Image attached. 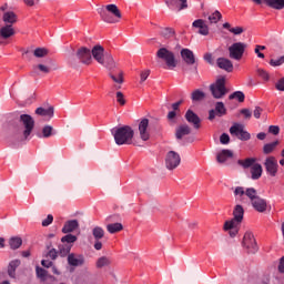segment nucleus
Returning <instances> with one entry per match:
<instances>
[{
	"instance_id": "cd10ccee",
	"label": "nucleus",
	"mask_w": 284,
	"mask_h": 284,
	"mask_svg": "<svg viewBox=\"0 0 284 284\" xmlns=\"http://www.w3.org/2000/svg\"><path fill=\"white\" fill-rule=\"evenodd\" d=\"M74 230H79V221L77 220L67 221L62 227L63 234H70L74 232Z\"/></svg>"
},
{
	"instance_id": "4c0bfd02",
	"label": "nucleus",
	"mask_w": 284,
	"mask_h": 284,
	"mask_svg": "<svg viewBox=\"0 0 284 284\" xmlns=\"http://www.w3.org/2000/svg\"><path fill=\"white\" fill-rule=\"evenodd\" d=\"M9 245L11 250H19V247L23 245V240H21V237H11L9 240Z\"/></svg>"
},
{
	"instance_id": "2eb2a0df",
	"label": "nucleus",
	"mask_w": 284,
	"mask_h": 284,
	"mask_svg": "<svg viewBox=\"0 0 284 284\" xmlns=\"http://www.w3.org/2000/svg\"><path fill=\"white\" fill-rule=\"evenodd\" d=\"M227 114V109L223 102H216L215 110L212 109L209 111V121H214L216 116H225Z\"/></svg>"
},
{
	"instance_id": "de8ad7c7",
	"label": "nucleus",
	"mask_w": 284,
	"mask_h": 284,
	"mask_svg": "<svg viewBox=\"0 0 284 284\" xmlns=\"http://www.w3.org/2000/svg\"><path fill=\"white\" fill-rule=\"evenodd\" d=\"M241 224H235L232 227H226V222L224 223V230L227 231L229 230V234L230 236H232V239H234V236H236V234H239V226Z\"/></svg>"
},
{
	"instance_id": "20e7f679",
	"label": "nucleus",
	"mask_w": 284,
	"mask_h": 284,
	"mask_svg": "<svg viewBox=\"0 0 284 284\" xmlns=\"http://www.w3.org/2000/svg\"><path fill=\"white\" fill-rule=\"evenodd\" d=\"M68 61L71 68H79L80 63L90 65L92 63V52L89 48L81 47L77 50L75 58L71 57Z\"/></svg>"
},
{
	"instance_id": "4d7b16f0",
	"label": "nucleus",
	"mask_w": 284,
	"mask_h": 284,
	"mask_svg": "<svg viewBox=\"0 0 284 284\" xmlns=\"http://www.w3.org/2000/svg\"><path fill=\"white\" fill-rule=\"evenodd\" d=\"M220 143L222 145H227L230 143V135L227 133H222L220 136Z\"/></svg>"
},
{
	"instance_id": "9b49d317",
	"label": "nucleus",
	"mask_w": 284,
	"mask_h": 284,
	"mask_svg": "<svg viewBox=\"0 0 284 284\" xmlns=\"http://www.w3.org/2000/svg\"><path fill=\"white\" fill-rule=\"evenodd\" d=\"M181 165V155L176 151H169L165 156L166 170H176Z\"/></svg>"
},
{
	"instance_id": "338daca9",
	"label": "nucleus",
	"mask_w": 284,
	"mask_h": 284,
	"mask_svg": "<svg viewBox=\"0 0 284 284\" xmlns=\"http://www.w3.org/2000/svg\"><path fill=\"white\" fill-rule=\"evenodd\" d=\"M26 6L29 8H32L33 6H37L41 0H23Z\"/></svg>"
},
{
	"instance_id": "a211bd4d",
	"label": "nucleus",
	"mask_w": 284,
	"mask_h": 284,
	"mask_svg": "<svg viewBox=\"0 0 284 284\" xmlns=\"http://www.w3.org/2000/svg\"><path fill=\"white\" fill-rule=\"evenodd\" d=\"M184 116L187 123L193 125L195 130H199L201 128V118H199L197 114L194 113V111L187 110Z\"/></svg>"
},
{
	"instance_id": "9d476101",
	"label": "nucleus",
	"mask_w": 284,
	"mask_h": 284,
	"mask_svg": "<svg viewBox=\"0 0 284 284\" xmlns=\"http://www.w3.org/2000/svg\"><path fill=\"white\" fill-rule=\"evenodd\" d=\"M243 246L247 250L248 254H256L258 252V244L252 232H246L243 237Z\"/></svg>"
},
{
	"instance_id": "412c9836",
	"label": "nucleus",
	"mask_w": 284,
	"mask_h": 284,
	"mask_svg": "<svg viewBox=\"0 0 284 284\" xmlns=\"http://www.w3.org/2000/svg\"><path fill=\"white\" fill-rule=\"evenodd\" d=\"M216 64L220 70H225V72H232L234 70V64L227 58H217Z\"/></svg>"
},
{
	"instance_id": "774afa93",
	"label": "nucleus",
	"mask_w": 284,
	"mask_h": 284,
	"mask_svg": "<svg viewBox=\"0 0 284 284\" xmlns=\"http://www.w3.org/2000/svg\"><path fill=\"white\" fill-rule=\"evenodd\" d=\"M278 272H281V274H284V256H282L280 260Z\"/></svg>"
},
{
	"instance_id": "f257e3e1",
	"label": "nucleus",
	"mask_w": 284,
	"mask_h": 284,
	"mask_svg": "<svg viewBox=\"0 0 284 284\" xmlns=\"http://www.w3.org/2000/svg\"><path fill=\"white\" fill-rule=\"evenodd\" d=\"M91 57L103 65L108 68V70H114L116 68V62H114V58L110 53H105V49L101 44H97L91 50Z\"/></svg>"
},
{
	"instance_id": "37998d69",
	"label": "nucleus",
	"mask_w": 284,
	"mask_h": 284,
	"mask_svg": "<svg viewBox=\"0 0 284 284\" xmlns=\"http://www.w3.org/2000/svg\"><path fill=\"white\" fill-rule=\"evenodd\" d=\"M233 194L236 200L243 201V196H245V189L243 186H236L233 191Z\"/></svg>"
},
{
	"instance_id": "ddd939ff",
	"label": "nucleus",
	"mask_w": 284,
	"mask_h": 284,
	"mask_svg": "<svg viewBox=\"0 0 284 284\" xmlns=\"http://www.w3.org/2000/svg\"><path fill=\"white\" fill-rule=\"evenodd\" d=\"M230 134H232V136H237L240 141H250V139H252L250 132L243 130L239 124H234L230 128Z\"/></svg>"
},
{
	"instance_id": "6ab92c4d",
	"label": "nucleus",
	"mask_w": 284,
	"mask_h": 284,
	"mask_svg": "<svg viewBox=\"0 0 284 284\" xmlns=\"http://www.w3.org/2000/svg\"><path fill=\"white\" fill-rule=\"evenodd\" d=\"M84 263L85 257H83V255H75L74 253L68 255V264L71 265V267H81Z\"/></svg>"
},
{
	"instance_id": "c03bdc74",
	"label": "nucleus",
	"mask_w": 284,
	"mask_h": 284,
	"mask_svg": "<svg viewBox=\"0 0 284 284\" xmlns=\"http://www.w3.org/2000/svg\"><path fill=\"white\" fill-rule=\"evenodd\" d=\"M223 19V16L221 14V11L216 10L211 16H209L210 23H219Z\"/></svg>"
},
{
	"instance_id": "c9c22d12",
	"label": "nucleus",
	"mask_w": 284,
	"mask_h": 284,
	"mask_svg": "<svg viewBox=\"0 0 284 284\" xmlns=\"http://www.w3.org/2000/svg\"><path fill=\"white\" fill-rule=\"evenodd\" d=\"M57 132H54V128L52 125H44L42 128V139H50V136H54Z\"/></svg>"
},
{
	"instance_id": "8fccbe9b",
	"label": "nucleus",
	"mask_w": 284,
	"mask_h": 284,
	"mask_svg": "<svg viewBox=\"0 0 284 284\" xmlns=\"http://www.w3.org/2000/svg\"><path fill=\"white\" fill-rule=\"evenodd\" d=\"M36 274H37L38 278H41V281H45V278L48 276V271H45L42 267L37 266Z\"/></svg>"
},
{
	"instance_id": "dca6fc26",
	"label": "nucleus",
	"mask_w": 284,
	"mask_h": 284,
	"mask_svg": "<svg viewBox=\"0 0 284 284\" xmlns=\"http://www.w3.org/2000/svg\"><path fill=\"white\" fill-rule=\"evenodd\" d=\"M92 235L95 240L94 243V250L100 251L103 250V243H101L100 239H103L105 236V231L101 226H95L92 230Z\"/></svg>"
},
{
	"instance_id": "c85d7f7f",
	"label": "nucleus",
	"mask_w": 284,
	"mask_h": 284,
	"mask_svg": "<svg viewBox=\"0 0 284 284\" xmlns=\"http://www.w3.org/2000/svg\"><path fill=\"white\" fill-rule=\"evenodd\" d=\"M234 156V152L232 150L224 149L216 155L217 163H225L227 159H232Z\"/></svg>"
},
{
	"instance_id": "603ef678",
	"label": "nucleus",
	"mask_w": 284,
	"mask_h": 284,
	"mask_svg": "<svg viewBox=\"0 0 284 284\" xmlns=\"http://www.w3.org/2000/svg\"><path fill=\"white\" fill-rule=\"evenodd\" d=\"M62 243H77V236L72 234L64 235L61 239Z\"/></svg>"
},
{
	"instance_id": "4468645a",
	"label": "nucleus",
	"mask_w": 284,
	"mask_h": 284,
	"mask_svg": "<svg viewBox=\"0 0 284 284\" xmlns=\"http://www.w3.org/2000/svg\"><path fill=\"white\" fill-rule=\"evenodd\" d=\"M17 32L14 31V27L11 24H4L0 28V45H3L4 41H8V39H11V37H14Z\"/></svg>"
},
{
	"instance_id": "a878e982",
	"label": "nucleus",
	"mask_w": 284,
	"mask_h": 284,
	"mask_svg": "<svg viewBox=\"0 0 284 284\" xmlns=\"http://www.w3.org/2000/svg\"><path fill=\"white\" fill-rule=\"evenodd\" d=\"M36 114H38V116H44L50 121V119L54 116V106H49L47 109L40 106L36 110Z\"/></svg>"
},
{
	"instance_id": "f704fd0d",
	"label": "nucleus",
	"mask_w": 284,
	"mask_h": 284,
	"mask_svg": "<svg viewBox=\"0 0 284 284\" xmlns=\"http://www.w3.org/2000/svg\"><path fill=\"white\" fill-rule=\"evenodd\" d=\"M111 264H112V260H110V257L101 256L100 258H98L95 265H97L98 270H101L102 267H108Z\"/></svg>"
},
{
	"instance_id": "864d4df0",
	"label": "nucleus",
	"mask_w": 284,
	"mask_h": 284,
	"mask_svg": "<svg viewBox=\"0 0 284 284\" xmlns=\"http://www.w3.org/2000/svg\"><path fill=\"white\" fill-rule=\"evenodd\" d=\"M280 132H281V128L278 125L268 126V134H273V136H278Z\"/></svg>"
},
{
	"instance_id": "a19ab883",
	"label": "nucleus",
	"mask_w": 284,
	"mask_h": 284,
	"mask_svg": "<svg viewBox=\"0 0 284 284\" xmlns=\"http://www.w3.org/2000/svg\"><path fill=\"white\" fill-rule=\"evenodd\" d=\"M70 250H72V245H70V244H60L58 253L60 254V256H68V254H70Z\"/></svg>"
},
{
	"instance_id": "f3484780",
	"label": "nucleus",
	"mask_w": 284,
	"mask_h": 284,
	"mask_svg": "<svg viewBox=\"0 0 284 284\" xmlns=\"http://www.w3.org/2000/svg\"><path fill=\"white\" fill-rule=\"evenodd\" d=\"M148 128H150V120L143 118L139 123V132L142 141H150V131Z\"/></svg>"
},
{
	"instance_id": "e433bc0d",
	"label": "nucleus",
	"mask_w": 284,
	"mask_h": 284,
	"mask_svg": "<svg viewBox=\"0 0 284 284\" xmlns=\"http://www.w3.org/2000/svg\"><path fill=\"white\" fill-rule=\"evenodd\" d=\"M245 196L250 199L251 203L258 199V192L254 187H247L245 190Z\"/></svg>"
},
{
	"instance_id": "c756f323",
	"label": "nucleus",
	"mask_w": 284,
	"mask_h": 284,
	"mask_svg": "<svg viewBox=\"0 0 284 284\" xmlns=\"http://www.w3.org/2000/svg\"><path fill=\"white\" fill-rule=\"evenodd\" d=\"M19 265H21L20 260H13L9 263L8 275L10 276V278H17V267H19Z\"/></svg>"
},
{
	"instance_id": "72a5a7b5",
	"label": "nucleus",
	"mask_w": 284,
	"mask_h": 284,
	"mask_svg": "<svg viewBox=\"0 0 284 284\" xmlns=\"http://www.w3.org/2000/svg\"><path fill=\"white\" fill-rule=\"evenodd\" d=\"M123 230V224L121 223H111L106 225V231L109 234H116Z\"/></svg>"
},
{
	"instance_id": "ea45409f",
	"label": "nucleus",
	"mask_w": 284,
	"mask_h": 284,
	"mask_svg": "<svg viewBox=\"0 0 284 284\" xmlns=\"http://www.w3.org/2000/svg\"><path fill=\"white\" fill-rule=\"evenodd\" d=\"M276 145H278V141L267 143L263 146V152L265 154H272L274 152V150H276Z\"/></svg>"
},
{
	"instance_id": "aec40b11",
	"label": "nucleus",
	"mask_w": 284,
	"mask_h": 284,
	"mask_svg": "<svg viewBox=\"0 0 284 284\" xmlns=\"http://www.w3.org/2000/svg\"><path fill=\"white\" fill-rule=\"evenodd\" d=\"M181 57L186 65H194V63H196V57L194 55V52L190 49H182Z\"/></svg>"
},
{
	"instance_id": "680f3d73",
	"label": "nucleus",
	"mask_w": 284,
	"mask_h": 284,
	"mask_svg": "<svg viewBox=\"0 0 284 284\" xmlns=\"http://www.w3.org/2000/svg\"><path fill=\"white\" fill-rule=\"evenodd\" d=\"M48 256H49V258H51L52 261H57V256H59V252H57L55 248H51V250L48 252Z\"/></svg>"
},
{
	"instance_id": "1a4fd4ad",
	"label": "nucleus",
	"mask_w": 284,
	"mask_h": 284,
	"mask_svg": "<svg viewBox=\"0 0 284 284\" xmlns=\"http://www.w3.org/2000/svg\"><path fill=\"white\" fill-rule=\"evenodd\" d=\"M243 216H245V210L241 204L235 205L233 210V219L226 221V227H234L235 225H241L243 223Z\"/></svg>"
},
{
	"instance_id": "79ce46f5",
	"label": "nucleus",
	"mask_w": 284,
	"mask_h": 284,
	"mask_svg": "<svg viewBox=\"0 0 284 284\" xmlns=\"http://www.w3.org/2000/svg\"><path fill=\"white\" fill-rule=\"evenodd\" d=\"M191 99L192 101H203V99H205V92L197 89L192 92Z\"/></svg>"
},
{
	"instance_id": "6e6552de",
	"label": "nucleus",
	"mask_w": 284,
	"mask_h": 284,
	"mask_svg": "<svg viewBox=\"0 0 284 284\" xmlns=\"http://www.w3.org/2000/svg\"><path fill=\"white\" fill-rule=\"evenodd\" d=\"M210 91L214 99H223L227 94V89L225 88V79L221 78L216 80L215 83L210 85Z\"/></svg>"
},
{
	"instance_id": "f03ea898",
	"label": "nucleus",
	"mask_w": 284,
	"mask_h": 284,
	"mask_svg": "<svg viewBox=\"0 0 284 284\" xmlns=\"http://www.w3.org/2000/svg\"><path fill=\"white\" fill-rule=\"evenodd\" d=\"M97 12L104 23H119V20L123 17L116 4L102 6L97 9Z\"/></svg>"
},
{
	"instance_id": "0e129e2a",
	"label": "nucleus",
	"mask_w": 284,
	"mask_h": 284,
	"mask_svg": "<svg viewBox=\"0 0 284 284\" xmlns=\"http://www.w3.org/2000/svg\"><path fill=\"white\" fill-rule=\"evenodd\" d=\"M116 101L120 103V105H123L125 103V99L123 98V92L118 91L116 92Z\"/></svg>"
},
{
	"instance_id": "052dcab7",
	"label": "nucleus",
	"mask_w": 284,
	"mask_h": 284,
	"mask_svg": "<svg viewBox=\"0 0 284 284\" xmlns=\"http://www.w3.org/2000/svg\"><path fill=\"white\" fill-rule=\"evenodd\" d=\"M230 32H232V34H243V32H245V29H243V27H235L231 28Z\"/></svg>"
},
{
	"instance_id": "13d9d810",
	"label": "nucleus",
	"mask_w": 284,
	"mask_h": 284,
	"mask_svg": "<svg viewBox=\"0 0 284 284\" xmlns=\"http://www.w3.org/2000/svg\"><path fill=\"white\" fill-rule=\"evenodd\" d=\"M52 221H54V216L49 214L45 220L42 221V227H48V225H52Z\"/></svg>"
},
{
	"instance_id": "e2e57ef3",
	"label": "nucleus",
	"mask_w": 284,
	"mask_h": 284,
	"mask_svg": "<svg viewBox=\"0 0 284 284\" xmlns=\"http://www.w3.org/2000/svg\"><path fill=\"white\" fill-rule=\"evenodd\" d=\"M276 90L284 92V78H281L275 84Z\"/></svg>"
},
{
	"instance_id": "6e6d98bb",
	"label": "nucleus",
	"mask_w": 284,
	"mask_h": 284,
	"mask_svg": "<svg viewBox=\"0 0 284 284\" xmlns=\"http://www.w3.org/2000/svg\"><path fill=\"white\" fill-rule=\"evenodd\" d=\"M40 70V72H43V74H50V67L44 64H38L37 67H33V70Z\"/></svg>"
},
{
	"instance_id": "69168bd1",
	"label": "nucleus",
	"mask_w": 284,
	"mask_h": 284,
	"mask_svg": "<svg viewBox=\"0 0 284 284\" xmlns=\"http://www.w3.org/2000/svg\"><path fill=\"white\" fill-rule=\"evenodd\" d=\"M261 114H263V108L256 106L253 111V116L256 119H261Z\"/></svg>"
},
{
	"instance_id": "09e8293b",
	"label": "nucleus",
	"mask_w": 284,
	"mask_h": 284,
	"mask_svg": "<svg viewBox=\"0 0 284 284\" xmlns=\"http://www.w3.org/2000/svg\"><path fill=\"white\" fill-rule=\"evenodd\" d=\"M268 63L272 68H278L284 63V55L280 57L278 59H271Z\"/></svg>"
},
{
	"instance_id": "3c124183",
	"label": "nucleus",
	"mask_w": 284,
	"mask_h": 284,
	"mask_svg": "<svg viewBox=\"0 0 284 284\" xmlns=\"http://www.w3.org/2000/svg\"><path fill=\"white\" fill-rule=\"evenodd\" d=\"M110 78L112 79V81H114V83H119V85L123 83V72L118 73V75L110 73Z\"/></svg>"
},
{
	"instance_id": "0eeeda50",
	"label": "nucleus",
	"mask_w": 284,
	"mask_h": 284,
	"mask_svg": "<svg viewBox=\"0 0 284 284\" xmlns=\"http://www.w3.org/2000/svg\"><path fill=\"white\" fill-rule=\"evenodd\" d=\"M158 59H162L165 61L169 70H174L176 67V58H174V53L165 48H161L156 52Z\"/></svg>"
},
{
	"instance_id": "7c9ffc66",
	"label": "nucleus",
	"mask_w": 284,
	"mask_h": 284,
	"mask_svg": "<svg viewBox=\"0 0 284 284\" xmlns=\"http://www.w3.org/2000/svg\"><path fill=\"white\" fill-rule=\"evenodd\" d=\"M262 175H263V166L258 163H255L251 168V179H253V181H258V178Z\"/></svg>"
},
{
	"instance_id": "5701e85b",
	"label": "nucleus",
	"mask_w": 284,
	"mask_h": 284,
	"mask_svg": "<svg viewBox=\"0 0 284 284\" xmlns=\"http://www.w3.org/2000/svg\"><path fill=\"white\" fill-rule=\"evenodd\" d=\"M189 134H192V128L187 124H181L175 130V139H178V141H181L183 136H187Z\"/></svg>"
},
{
	"instance_id": "473e14b6",
	"label": "nucleus",
	"mask_w": 284,
	"mask_h": 284,
	"mask_svg": "<svg viewBox=\"0 0 284 284\" xmlns=\"http://www.w3.org/2000/svg\"><path fill=\"white\" fill-rule=\"evenodd\" d=\"M237 165H241L244 170H247L252 168L253 165H256V159L254 158H247L245 160H239Z\"/></svg>"
},
{
	"instance_id": "2f4dec72",
	"label": "nucleus",
	"mask_w": 284,
	"mask_h": 284,
	"mask_svg": "<svg viewBox=\"0 0 284 284\" xmlns=\"http://www.w3.org/2000/svg\"><path fill=\"white\" fill-rule=\"evenodd\" d=\"M264 3L273 10H284V0H264Z\"/></svg>"
},
{
	"instance_id": "4be33fe9",
	"label": "nucleus",
	"mask_w": 284,
	"mask_h": 284,
	"mask_svg": "<svg viewBox=\"0 0 284 284\" xmlns=\"http://www.w3.org/2000/svg\"><path fill=\"white\" fill-rule=\"evenodd\" d=\"M2 21L6 23V26H14L17 21H19V17L14 11H6L2 14Z\"/></svg>"
},
{
	"instance_id": "5fc2aeb1",
	"label": "nucleus",
	"mask_w": 284,
	"mask_h": 284,
	"mask_svg": "<svg viewBox=\"0 0 284 284\" xmlns=\"http://www.w3.org/2000/svg\"><path fill=\"white\" fill-rule=\"evenodd\" d=\"M257 74L263 79V81H270V73L264 69H257Z\"/></svg>"
},
{
	"instance_id": "bb28decb",
	"label": "nucleus",
	"mask_w": 284,
	"mask_h": 284,
	"mask_svg": "<svg viewBox=\"0 0 284 284\" xmlns=\"http://www.w3.org/2000/svg\"><path fill=\"white\" fill-rule=\"evenodd\" d=\"M256 212H265L267 210V201L258 196L255 201L251 202Z\"/></svg>"
},
{
	"instance_id": "39448f33",
	"label": "nucleus",
	"mask_w": 284,
	"mask_h": 284,
	"mask_svg": "<svg viewBox=\"0 0 284 284\" xmlns=\"http://www.w3.org/2000/svg\"><path fill=\"white\" fill-rule=\"evenodd\" d=\"M13 120L16 121V123H22V125L24 126L23 136L24 139H28V136H30V134H32V131L34 130V119L31 118L30 114L14 113Z\"/></svg>"
},
{
	"instance_id": "f8f14e48",
	"label": "nucleus",
	"mask_w": 284,
	"mask_h": 284,
	"mask_svg": "<svg viewBox=\"0 0 284 284\" xmlns=\"http://www.w3.org/2000/svg\"><path fill=\"white\" fill-rule=\"evenodd\" d=\"M264 168L270 176H276L278 174V161L274 156L266 158Z\"/></svg>"
},
{
	"instance_id": "58836bf2",
	"label": "nucleus",
	"mask_w": 284,
	"mask_h": 284,
	"mask_svg": "<svg viewBox=\"0 0 284 284\" xmlns=\"http://www.w3.org/2000/svg\"><path fill=\"white\" fill-rule=\"evenodd\" d=\"M160 34L164 39H172V37H174L175 32H174V29L166 27V28H162Z\"/></svg>"
},
{
	"instance_id": "423d86ee",
	"label": "nucleus",
	"mask_w": 284,
	"mask_h": 284,
	"mask_svg": "<svg viewBox=\"0 0 284 284\" xmlns=\"http://www.w3.org/2000/svg\"><path fill=\"white\" fill-rule=\"evenodd\" d=\"M245 50H247V43L234 42L229 47V57L234 61H241V59H243V54H245Z\"/></svg>"
},
{
	"instance_id": "393cba45",
	"label": "nucleus",
	"mask_w": 284,
	"mask_h": 284,
	"mask_svg": "<svg viewBox=\"0 0 284 284\" xmlns=\"http://www.w3.org/2000/svg\"><path fill=\"white\" fill-rule=\"evenodd\" d=\"M168 8H178L179 11L187 8V0H164Z\"/></svg>"
},
{
	"instance_id": "7ed1b4c3",
	"label": "nucleus",
	"mask_w": 284,
	"mask_h": 284,
	"mask_svg": "<svg viewBox=\"0 0 284 284\" xmlns=\"http://www.w3.org/2000/svg\"><path fill=\"white\" fill-rule=\"evenodd\" d=\"M116 145H132L134 130L129 125L120 126L112 132Z\"/></svg>"
},
{
	"instance_id": "49530a36",
	"label": "nucleus",
	"mask_w": 284,
	"mask_h": 284,
	"mask_svg": "<svg viewBox=\"0 0 284 284\" xmlns=\"http://www.w3.org/2000/svg\"><path fill=\"white\" fill-rule=\"evenodd\" d=\"M33 55L37 57L38 59H43V57H48V49H45V48H37L33 51Z\"/></svg>"
},
{
	"instance_id": "bf43d9fd",
	"label": "nucleus",
	"mask_w": 284,
	"mask_h": 284,
	"mask_svg": "<svg viewBox=\"0 0 284 284\" xmlns=\"http://www.w3.org/2000/svg\"><path fill=\"white\" fill-rule=\"evenodd\" d=\"M240 113H242L244 119H246L247 121L252 119V111H250V109H242L240 110Z\"/></svg>"
},
{
	"instance_id": "a18cd8bd",
	"label": "nucleus",
	"mask_w": 284,
	"mask_h": 284,
	"mask_svg": "<svg viewBox=\"0 0 284 284\" xmlns=\"http://www.w3.org/2000/svg\"><path fill=\"white\" fill-rule=\"evenodd\" d=\"M229 99H237L240 103H243V101H245V93H243V91H235L229 97Z\"/></svg>"
},
{
	"instance_id": "b1692460",
	"label": "nucleus",
	"mask_w": 284,
	"mask_h": 284,
	"mask_svg": "<svg viewBox=\"0 0 284 284\" xmlns=\"http://www.w3.org/2000/svg\"><path fill=\"white\" fill-rule=\"evenodd\" d=\"M193 28H199V34L207 37L210 34V28L205 24V20L197 19L192 23Z\"/></svg>"
}]
</instances>
